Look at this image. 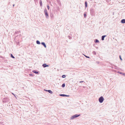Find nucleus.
<instances>
[{"mask_svg":"<svg viewBox=\"0 0 125 125\" xmlns=\"http://www.w3.org/2000/svg\"><path fill=\"white\" fill-rule=\"evenodd\" d=\"M104 100V97L102 96L100 97L99 99V101L100 103H102Z\"/></svg>","mask_w":125,"mask_h":125,"instance_id":"f257e3e1","label":"nucleus"},{"mask_svg":"<svg viewBox=\"0 0 125 125\" xmlns=\"http://www.w3.org/2000/svg\"><path fill=\"white\" fill-rule=\"evenodd\" d=\"M2 101L4 103L6 102L8 103L9 102V99L8 98L6 97L3 98Z\"/></svg>","mask_w":125,"mask_h":125,"instance_id":"f03ea898","label":"nucleus"},{"mask_svg":"<svg viewBox=\"0 0 125 125\" xmlns=\"http://www.w3.org/2000/svg\"><path fill=\"white\" fill-rule=\"evenodd\" d=\"M80 115L75 114L71 116V119H73L75 118L78 117Z\"/></svg>","mask_w":125,"mask_h":125,"instance_id":"7ed1b4c3","label":"nucleus"},{"mask_svg":"<svg viewBox=\"0 0 125 125\" xmlns=\"http://www.w3.org/2000/svg\"><path fill=\"white\" fill-rule=\"evenodd\" d=\"M90 12L91 15H93L95 13L94 10L93 8H91L90 9Z\"/></svg>","mask_w":125,"mask_h":125,"instance_id":"20e7f679","label":"nucleus"},{"mask_svg":"<svg viewBox=\"0 0 125 125\" xmlns=\"http://www.w3.org/2000/svg\"><path fill=\"white\" fill-rule=\"evenodd\" d=\"M44 12L45 14L46 17L47 18H48L49 17V16L48 13H47V10L46 9H45L44 10Z\"/></svg>","mask_w":125,"mask_h":125,"instance_id":"39448f33","label":"nucleus"},{"mask_svg":"<svg viewBox=\"0 0 125 125\" xmlns=\"http://www.w3.org/2000/svg\"><path fill=\"white\" fill-rule=\"evenodd\" d=\"M42 66L44 68H45L46 67H48L49 65H47L46 63H44L42 64Z\"/></svg>","mask_w":125,"mask_h":125,"instance_id":"423d86ee","label":"nucleus"},{"mask_svg":"<svg viewBox=\"0 0 125 125\" xmlns=\"http://www.w3.org/2000/svg\"><path fill=\"white\" fill-rule=\"evenodd\" d=\"M41 44L43 45L45 48H46V46L45 43L44 42H42L41 43Z\"/></svg>","mask_w":125,"mask_h":125,"instance_id":"0eeeda50","label":"nucleus"},{"mask_svg":"<svg viewBox=\"0 0 125 125\" xmlns=\"http://www.w3.org/2000/svg\"><path fill=\"white\" fill-rule=\"evenodd\" d=\"M60 95L62 96L63 97H64V96H66V97H69V95H67L65 94H60Z\"/></svg>","mask_w":125,"mask_h":125,"instance_id":"6e6552de","label":"nucleus"},{"mask_svg":"<svg viewBox=\"0 0 125 125\" xmlns=\"http://www.w3.org/2000/svg\"><path fill=\"white\" fill-rule=\"evenodd\" d=\"M32 72L36 74H39V72L37 71H36L35 70H34L32 71Z\"/></svg>","mask_w":125,"mask_h":125,"instance_id":"1a4fd4ad","label":"nucleus"},{"mask_svg":"<svg viewBox=\"0 0 125 125\" xmlns=\"http://www.w3.org/2000/svg\"><path fill=\"white\" fill-rule=\"evenodd\" d=\"M117 73L120 74H122L123 75L125 76V73H122L119 71H118Z\"/></svg>","mask_w":125,"mask_h":125,"instance_id":"9d476101","label":"nucleus"},{"mask_svg":"<svg viewBox=\"0 0 125 125\" xmlns=\"http://www.w3.org/2000/svg\"><path fill=\"white\" fill-rule=\"evenodd\" d=\"M106 35H104L102 36L101 37V40L102 41H103L105 37H106Z\"/></svg>","mask_w":125,"mask_h":125,"instance_id":"9b49d317","label":"nucleus"},{"mask_svg":"<svg viewBox=\"0 0 125 125\" xmlns=\"http://www.w3.org/2000/svg\"><path fill=\"white\" fill-rule=\"evenodd\" d=\"M121 22L122 23H125V19H123L121 21Z\"/></svg>","mask_w":125,"mask_h":125,"instance_id":"f8f14e48","label":"nucleus"},{"mask_svg":"<svg viewBox=\"0 0 125 125\" xmlns=\"http://www.w3.org/2000/svg\"><path fill=\"white\" fill-rule=\"evenodd\" d=\"M39 3H40V6H41V7L42 6V1L41 0H40Z\"/></svg>","mask_w":125,"mask_h":125,"instance_id":"ddd939ff","label":"nucleus"},{"mask_svg":"<svg viewBox=\"0 0 125 125\" xmlns=\"http://www.w3.org/2000/svg\"><path fill=\"white\" fill-rule=\"evenodd\" d=\"M49 93L52 94V91L50 90H46Z\"/></svg>","mask_w":125,"mask_h":125,"instance_id":"4468645a","label":"nucleus"},{"mask_svg":"<svg viewBox=\"0 0 125 125\" xmlns=\"http://www.w3.org/2000/svg\"><path fill=\"white\" fill-rule=\"evenodd\" d=\"M85 7L86 8L87 6V1H86L85 2Z\"/></svg>","mask_w":125,"mask_h":125,"instance_id":"2eb2a0df","label":"nucleus"},{"mask_svg":"<svg viewBox=\"0 0 125 125\" xmlns=\"http://www.w3.org/2000/svg\"><path fill=\"white\" fill-rule=\"evenodd\" d=\"M94 42H95V43H98L99 42V41L97 39H95V40Z\"/></svg>","mask_w":125,"mask_h":125,"instance_id":"dca6fc26","label":"nucleus"},{"mask_svg":"<svg viewBox=\"0 0 125 125\" xmlns=\"http://www.w3.org/2000/svg\"><path fill=\"white\" fill-rule=\"evenodd\" d=\"M36 43L37 44H41V43H40V42L38 40H37L36 41Z\"/></svg>","mask_w":125,"mask_h":125,"instance_id":"f3484780","label":"nucleus"},{"mask_svg":"<svg viewBox=\"0 0 125 125\" xmlns=\"http://www.w3.org/2000/svg\"><path fill=\"white\" fill-rule=\"evenodd\" d=\"M86 12H85L83 14L84 16V18H86V17L87 15L86 14Z\"/></svg>","mask_w":125,"mask_h":125,"instance_id":"a211bd4d","label":"nucleus"},{"mask_svg":"<svg viewBox=\"0 0 125 125\" xmlns=\"http://www.w3.org/2000/svg\"><path fill=\"white\" fill-rule=\"evenodd\" d=\"M65 83H63L62 84V87H65Z\"/></svg>","mask_w":125,"mask_h":125,"instance_id":"6ab92c4d","label":"nucleus"},{"mask_svg":"<svg viewBox=\"0 0 125 125\" xmlns=\"http://www.w3.org/2000/svg\"><path fill=\"white\" fill-rule=\"evenodd\" d=\"M92 53L94 55H96V52L95 51H93L92 52Z\"/></svg>","mask_w":125,"mask_h":125,"instance_id":"aec40b11","label":"nucleus"},{"mask_svg":"<svg viewBox=\"0 0 125 125\" xmlns=\"http://www.w3.org/2000/svg\"><path fill=\"white\" fill-rule=\"evenodd\" d=\"M10 57L13 58H15V57L13 56L12 54H10Z\"/></svg>","mask_w":125,"mask_h":125,"instance_id":"412c9836","label":"nucleus"},{"mask_svg":"<svg viewBox=\"0 0 125 125\" xmlns=\"http://www.w3.org/2000/svg\"><path fill=\"white\" fill-rule=\"evenodd\" d=\"M62 77L63 78H65L66 77V75H62Z\"/></svg>","mask_w":125,"mask_h":125,"instance_id":"4be33fe9","label":"nucleus"},{"mask_svg":"<svg viewBox=\"0 0 125 125\" xmlns=\"http://www.w3.org/2000/svg\"><path fill=\"white\" fill-rule=\"evenodd\" d=\"M47 7L48 10H49L50 8L49 6L48 5H47Z\"/></svg>","mask_w":125,"mask_h":125,"instance_id":"5701e85b","label":"nucleus"},{"mask_svg":"<svg viewBox=\"0 0 125 125\" xmlns=\"http://www.w3.org/2000/svg\"><path fill=\"white\" fill-rule=\"evenodd\" d=\"M68 37H69V38L70 39H71L72 38V37H71V36H68Z\"/></svg>","mask_w":125,"mask_h":125,"instance_id":"b1692460","label":"nucleus"},{"mask_svg":"<svg viewBox=\"0 0 125 125\" xmlns=\"http://www.w3.org/2000/svg\"><path fill=\"white\" fill-rule=\"evenodd\" d=\"M85 56L87 58H90L89 57V56H86V55H85Z\"/></svg>","mask_w":125,"mask_h":125,"instance_id":"393cba45","label":"nucleus"},{"mask_svg":"<svg viewBox=\"0 0 125 125\" xmlns=\"http://www.w3.org/2000/svg\"><path fill=\"white\" fill-rule=\"evenodd\" d=\"M29 75H30V76H33V75L31 74H29Z\"/></svg>","mask_w":125,"mask_h":125,"instance_id":"a878e982","label":"nucleus"},{"mask_svg":"<svg viewBox=\"0 0 125 125\" xmlns=\"http://www.w3.org/2000/svg\"><path fill=\"white\" fill-rule=\"evenodd\" d=\"M35 3L37 2L38 0H34Z\"/></svg>","mask_w":125,"mask_h":125,"instance_id":"bb28decb","label":"nucleus"},{"mask_svg":"<svg viewBox=\"0 0 125 125\" xmlns=\"http://www.w3.org/2000/svg\"><path fill=\"white\" fill-rule=\"evenodd\" d=\"M119 57H120V59L121 60H122V59L121 58V56H119Z\"/></svg>","mask_w":125,"mask_h":125,"instance_id":"cd10ccee","label":"nucleus"},{"mask_svg":"<svg viewBox=\"0 0 125 125\" xmlns=\"http://www.w3.org/2000/svg\"><path fill=\"white\" fill-rule=\"evenodd\" d=\"M82 82H84V83H85V82H84L83 81H80L79 82V83H82Z\"/></svg>","mask_w":125,"mask_h":125,"instance_id":"c85d7f7f","label":"nucleus"},{"mask_svg":"<svg viewBox=\"0 0 125 125\" xmlns=\"http://www.w3.org/2000/svg\"><path fill=\"white\" fill-rule=\"evenodd\" d=\"M18 31L17 32H16L15 33H17Z\"/></svg>","mask_w":125,"mask_h":125,"instance_id":"c756f323","label":"nucleus"},{"mask_svg":"<svg viewBox=\"0 0 125 125\" xmlns=\"http://www.w3.org/2000/svg\"><path fill=\"white\" fill-rule=\"evenodd\" d=\"M14 5H15V4H13V7H14Z\"/></svg>","mask_w":125,"mask_h":125,"instance_id":"7c9ffc66","label":"nucleus"},{"mask_svg":"<svg viewBox=\"0 0 125 125\" xmlns=\"http://www.w3.org/2000/svg\"><path fill=\"white\" fill-rule=\"evenodd\" d=\"M12 94L13 95H14V94L13 93H12Z\"/></svg>","mask_w":125,"mask_h":125,"instance_id":"2f4dec72","label":"nucleus"},{"mask_svg":"<svg viewBox=\"0 0 125 125\" xmlns=\"http://www.w3.org/2000/svg\"><path fill=\"white\" fill-rule=\"evenodd\" d=\"M52 15H51V17H52Z\"/></svg>","mask_w":125,"mask_h":125,"instance_id":"473e14b6","label":"nucleus"},{"mask_svg":"<svg viewBox=\"0 0 125 125\" xmlns=\"http://www.w3.org/2000/svg\"><path fill=\"white\" fill-rule=\"evenodd\" d=\"M52 15H51V17H52Z\"/></svg>","mask_w":125,"mask_h":125,"instance_id":"72a5a7b5","label":"nucleus"},{"mask_svg":"<svg viewBox=\"0 0 125 125\" xmlns=\"http://www.w3.org/2000/svg\"><path fill=\"white\" fill-rule=\"evenodd\" d=\"M52 15H51V17H52Z\"/></svg>","mask_w":125,"mask_h":125,"instance_id":"f704fd0d","label":"nucleus"},{"mask_svg":"<svg viewBox=\"0 0 125 125\" xmlns=\"http://www.w3.org/2000/svg\"><path fill=\"white\" fill-rule=\"evenodd\" d=\"M1 124V122H0V124Z\"/></svg>","mask_w":125,"mask_h":125,"instance_id":"c9c22d12","label":"nucleus"}]
</instances>
